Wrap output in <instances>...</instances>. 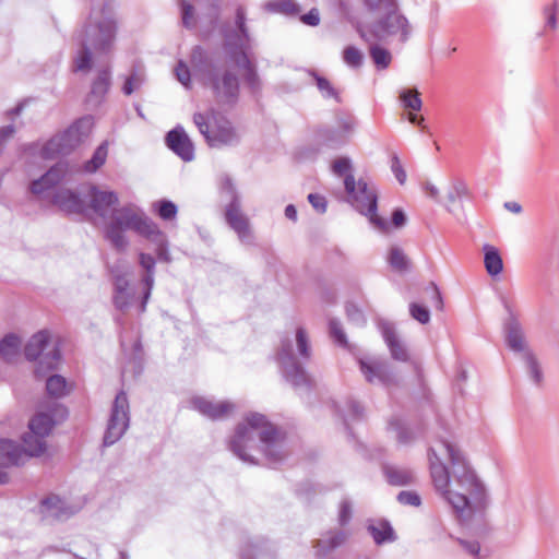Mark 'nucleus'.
Returning a JSON list of instances; mask_svg holds the SVG:
<instances>
[{"label":"nucleus","instance_id":"nucleus-15","mask_svg":"<svg viewBox=\"0 0 559 559\" xmlns=\"http://www.w3.org/2000/svg\"><path fill=\"white\" fill-rule=\"evenodd\" d=\"M69 175V164L59 162L51 166L40 178L33 180L29 183V191L35 195H40L59 183L68 181Z\"/></svg>","mask_w":559,"mask_h":559},{"label":"nucleus","instance_id":"nucleus-27","mask_svg":"<svg viewBox=\"0 0 559 559\" xmlns=\"http://www.w3.org/2000/svg\"><path fill=\"white\" fill-rule=\"evenodd\" d=\"M383 474L386 481L392 486H407L415 481L413 471L395 465H383Z\"/></svg>","mask_w":559,"mask_h":559},{"label":"nucleus","instance_id":"nucleus-48","mask_svg":"<svg viewBox=\"0 0 559 559\" xmlns=\"http://www.w3.org/2000/svg\"><path fill=\"white\" fill-rule=\"evenodd\" d=\"M267 8L272 11L294 15L298 13L299 8L293 0H281L277 2H270Z\"/></svg>","mask_w":559,"mask_h":559},{"label":"nucleus","instance_id":"nucleus-43","mask_svg":"<svg viewBox=\"0 0 559 559\" xmlns=\"http://www.w3.org/2000/svg\"><path fill=\"white\" fill-rule=\"evenodd\" d=\"M107 145L105 143L100 144L94 152L91 159H88L85 165L84 169L87 173H95L98 168H100L107 158Z\"/></svg>","mask_w":559,"mask_h":559},{"label":"nucleus","instance_id":"nucleus-52","mask_svg":"<svg viewBox=\"0 0 559 559\" xmlns=\"http://www.w3.org/2000/svg\"><path fill=\"white\" fill-rule=\"evenodd\" d=\"M142 282L145 286L143 298L140 305V312H144L146 310V305L148 302V299L151 297V293L154 285V273H145L142 277Z\"/></svg>","mask_w":559,"mask_h":559},{"label":"nucleus","instance_id":"nucleus-63","mask_svg":"<svg viewBox=\"0 0 559 559\" xmlns=\"http://www.w3.org/2000/svg\"><path fill=\"white\" fill-rule=\"evenodd\" d=\"M308 201L318 213H324L326 211V199L319 193H310Z\"/></svg>","mask_w":559,"mask_h":559},{"label":"nucleus","instance_id":"nucleus-47","mask_svg":"<svg viewBox=\"0 0 559 559\" xmlns=\"http://www.w3.org/2000/svg\"><path fill=\"white\" fill-rule=\"evenodd\" d=\"M343 59L352 68H360L364 62V55L354 46H348L343 51Z\"/></svg>","mask_w":559,"mask_h":559},{"label":"nucleus","instance_id":"nucleus-35","mask_svg":"<svg viewBox=\"0 0 559 559\" xmlns=\"http://www.w3.org/2000/svg\"><path fill=\"white\" fill-rule=\"evenodd\" d=\"M318 140L328 147H338L346 142V136L338 129L321 128L318 130Z\"/></svg>","mask_w":559,"mask_h":559},{"label":"nucleus","instance_id":"nucleus-24","mask_svg":"<svg viewBox=\"0 0 559 559\" xmlns=\"http://www.w3.org/2000/svg\"><path fill=\"white\" fill-rule=\"evenodd\" d=\"M230 57L235 63L245 70V81L247 85L252 90L257 91L260 88V78L258 75L255 66L249 59L243 48H240L238 52H230Z\"/></svg>","mask_w":559,"mask_h":559},{"label":"nucleus","instance_id":"nucleus-32","mask_svg":"<svg viewBox=\"0 0 559 559\" xmlns=\"http://www.w3.org/2000/svg\"><path fill=\"white\" fill-rule=\"evenodd\" d=\"M21 345V338L16 334H7L0 341V356L8 362L13 361L20 355Z\"/></svg>","mask_w":559,"mask_h":559},{"label":"nucleus","instance_id":"nucleus-19","mask_svg":"<svg viewBox=\"0 0 559 559\" xmlns=\"http://www.w3.org/2000/svg\"><path fill=\"white\" fill-rule=\"evenodd\" d=\"M167 146L185 162L194 158V146L182 128H175L166 134Z\"/></svg>","mask_w":559,"mask_h":559},{"label":"nucleus","instance_id":"nucleus-61","mask_svg":"<svg viewBox=\"0 0 559 559\" xmlns=\"http://www.w3.org/2000/svg\"><path fill=\"white\" fill-rule=\"evenodd\" d=\"M391 170L399 183L404 185L406 181V171L404 170L397 155H393L391 158Z\"/></svg>","mask_w":559,"mask_h":559},{"label":"nucleus","instance_id":"nucleus-8","mask_svg":"<svg viewBox=\"0 0 559 559\" xmlns=\"http://www.w3.org/2000/svg\"><path fill=\"white\" fill-rule=\"evenodd\" d=\"M385 15L377 22L368 25L366 28L359 27L358 33L366 43L372 40L384 41L388 37L400 33V40L407 41L411 35V25L408 20L401 13L397 8L384 11Z\"/></svg>","mask_w":559,"mask_h":559},{"label":"nucleus","instance_id":"nucleus-5","mask_svg":"<svg viewBox=\"0 0 559 559\" xmlns=\"http://www.w3.org/2000/svg\"><path fill=\"white\" fill-rule=\"evenodd\" d=\"M193 122L212 148L233 147L240 143L241 135L234 123L215 108L195 112Z\"/></svg>","mask_w":559,"mask_h":559},{"label":"nucleus","instance_id":"nucleus-45","mask_svg":"<svg viewBox=\"0 0 559 559\" xmlns=\"http://www.w3.org/2000/svg\"><path fill=\"white\" fill-rule=\"evenodd\" d=\"M296 344L299 356L304 360H309L311 357V346L308 335L302 328H298L296 331Z\"/></svg>","mask_w":559,"mask_h":559},{"label":"nucleus","instance_id":"nucleus-26","mask_svg":"<svg viewBox=\"0 0 559 559\" xmlns=\"http://www.w3.org/2000/svg\"><path fill=\"white\" fill-rule=\"evenodd\" d=\"M383 338L390 349L393 359L399 361H407L408 350L406 346L397 337L395 330L391 325H384L382 329Z\"/></svg>","mask_w":559,"mask_h":559},{"label":"nucleus","instance_id":"nucleus-17","mask_svg":"<svg viewBox=\"0 0 559 559\" xmlns=\"http://www.w3.org/2000/svg\"><path fill=\"white\" fill-rule=\"evenodd\" d=\"M51 203L67 214L85 215L88 211L87 203L81 195L70 189H58L51 198Z\"/></svg>","mask_w":559,"mask_h":559},{"label":"nucleus","instance_id":"nucleus-64","mask_svg":"<svg viewBox=\"0 0 559 559\" xmlns=\"http://www.w3.org/2000/svg\"><path fill=\"white\" fill-rule=\"evenodd\" d=\"M346 406L348 409V416L353 420H358L362 418L364 415V407L355 400H348L346 402Z\"/></svg>","mask_w":559,"mask_h":559},{"label":"nucleus","instance_id":"nucleus-33","mask_svg":"<svg viewBox=\"0 0 559 559\" xmlns=\"http://www.w3.org/2000/svg\"><path fill=\"white\" fill-rule=\"evenodd\" d=\"M484 263L486 271L491 276H497L502 272L503 262L498 249L490 245L484 246Z\"/></svg>","mask_w":559,"mask_h":559},{"label":"nucleus","instance_id":"nucleus-21","mask_svg":"<svg viewBox=\"0 0 559 559\" xmlns=\"http://www.w3.org/2000/svg\"><path fill=\"white\" fill-rule=\"evenodd\" d=\"M90 204H87L88 210H92L98 216L106 218L109 209L117 205L119 202V198L114 191H102L96 187H91L90 189Z\"/></svg>","mask_w":559,"mask_h":559},{"label":"nucleus","instance_id":"nucleus-11","mask_svg":"<svg viewBox=\"0 0 559 559\" xmlns=\"http://www.w3.org/2000/svg\"><path fill=\"white\" fill-rule=\"evenodd\" d=\"M130 423L129 401L127 394L120 391L114 401L107 428L103 438L104 447L116 443L127 431Z\"/></svg>","mask_w":559,"mask_h":559},{"label":"nucleus","instance_id":"nucleus-29","mask_svg":"<svg viewBox=\"0 0 559 559\" xmlns=\"http://www.w3.org/2000/svg\"><path fill=\"white\" fill-rule=\"evenodd\" d=\"M308 74L314 80L316 86L324 99H333L337 104L343 103L341 92L328 80L314 70H309Z\"/></svg>","mask_w":559,"mask_h":559},{"label":"nucleus","instance_id":"nucleus-14","mask_svg":"<svg viewBox=\"0 0 559 559\" xmlns=\"http://www.w3.org/2000/svg\"><path fill=\"white\" fill-rule=\"evenodd\" d=\"M225 219L229 227L238 235L241 242L251 243L253 236L250 229L249 219L241 211L239 197L235 193L226 206Z\"/></svg>","mask_w":559,"mask_h":559},{"label":"nucleus","instance_id":"nucleus-60","mask_svg":"<svg viewBox=\"0 0 559 559\" xmlns=\"http://www.w3.org/2000/svg\"><path fill=\"white\" fill-rule=\"evenodd\" d=\"M346 314L357 325H362L366 322L362 311L354 304L346 305Z\"/></svg>","mask_w":559,"mask_h":559},{"label":"nucleus","instance_id":"nucleus-37","mask_svg":"<svg viewBox=\"0 0 559 559\" xmlns=\"http://www.w3.org/2000/svg\"><path fill=\"white\" fill-rule=\"evenodd\" d=\"M471 195V191L467 187V183L463 179H454L451 182V186L449 188V191L447 193V203L445 206L448 211H451V205L454 204L456 201L468 198Z\"/></svg>","mask_w":559,"mask_h":559},{"label":"nucleus","instance_id":"nucleus-34","mask_svg":"<svg viewBox=\"0 0 559 559\" xmlns=\"http://www.w3.org/2000/svg\"><path fill=\"white\" fill-rule=\"evenodd\" d=\"M145 80L144 67L136 62L132 64L130 75L126 79L124 84L122 86V92L124 95H131L135 90H138Z\"/></svg>","mask_w":559,"mask_h":559},{"label":"nucleus","instance_id":"nucleus-40","mask_svg":"<svg viewBox=\"0 0 559 559\" xmlns=\"http://www.w3.org/2000/svg\"><path fill=\"white\" fill-rule=\"evenodd\" d=\"M400 99L406 109L419 111L423 107L420 93L416 88L403 90L400 94Z\"/></svg>","mask_w":559,"mask_h":559},{"label":"nucleus","instance_id":"nucleus-2","mask_svg":"<svg viewBox=\"0 0 559 559\" xmlns=\"http://www.w3.org/2000/svg\"><path fill=\"white\" fill-rule=\"evenodd\" d=\"M257 436L270 464L281 463L287 456L284 435L260 413H250L246 417V423L237 426L229 441L230 451L241 461L255 464L254 457L248 451L254 448Z\"/></svg>","mask_w":559,"mask_h":559},{"label":"nucleus","instance_id":"nucleus-58","mask_svg":"<svg viewBox=\"0 0 559 559\" xmlns=\"http://www.w3.org/2000/svg\"><path fill=\"white\" fill-rule=\"evenodd\" d=\"M353 510L352 504L347 499H344L340 503L338 523L341 526H345L352 519Z\"/></svg>","mask_w":559,"mask_h":559},{"label":"nucleus","instance_id":"nucleus-28","mask_svg":"<svg viewBox=\"0 0 559 559\" xmlns=\"http://www.w3.org/2000/svg\"><path fill=\"white\" fill-rule=\"evenodd\" d=\"M23 463V451L15 442L1 439L0 440V465H20Z\"/></svg>","mask_w":559,"mask_h":559},{"label":"nucleus","instance_id":"nucleus-38","mask_svg":"<svg viewBox=\"0 0 559 559\" xmlns=\"http://www.w3.org/2000/svg\"><path fill=\"white\" fill-rule=\"evenodd\" d=\"M53 420L50 415L46 413L36 414L29 421V431L46 437L50 433L53 427Z\"/></svg>","mask_w":559,"mask_h":559},{"label":"nucleus","instance_id":"nucleus-42","mask_svg":"<svg viewBox=\"0 0 559 559\" xmlns=\"http://www.w3.org/2000/svg\"><path fill=\"white\" fill-rule=\"evenodd\" d=\"M369 53L378 69H386L390 66L392 56L385 48L372 44L370 45Z\"/></svg>","mask_w":559,"mask_h":559},{"label":"nucleus","instance_id":"nucleus-1","mask_svg":"<svg viewBox=\"0 0 559 559\" xmlns=\"http://www.w3.org/2000/svg\"><path fill=\"white\" fill-rule=\"evenodd\" d=\"M450 460V469L441 462L436 450L428 451L430 474L436 489L452 507L461 523L483 514L487 508L486 489L467 463L463 453L451 442L441 441Z\"/></svg>","mask_w":559,"mask_h":559},{"label":"nucleus","instance_id":"nucleus-16","mask_svg":"<svg viewBox=\"0 0 559 559\" xmlns=\"http://www.w3.org/2000/svg\"><path fill=\"white\" fill-rule=\"evenodd\" d=\"M246 10L242 5L237 7L235 12V25L237 31H233L227 26H223L221 28V34L223 36L224 43L223 47L225 50L230 51L231 45L239 43V49L243 48L242 44L250 40L249 28L246 24Z\"/></svg>","mask_w":559,"mask_h":559},{"label":"nucleus","instance_id":"nucleus-53","mask_svg":"<svg viewBox=\"0 0 559 559\" xmlns=\"http://www.w3.org/2000/svg\"><path fill=\"white\" fill-rule=\"evenodd\" d=\"M409 312H411L412 318L417 320L421 324H426L430 320V312H429L428 308H426L419 304H416V302L411 304Z\"/></svg>","mask_w":559,"mask_h":559},{"label":"nucleus","instance_id":"nucleus-57","mask_svg":"<svg viewBox=\"0 0 559 559\" xmlns=\"http://www.w3.org/2000/svg\"><path fill=\"white\" fill-rule=\"evenodd\" d=\"M333 173L337 176H347L350 175L352 170L350 159L347 157H340L334 160L332 165Z\"/></svg>","mask_w":559,"mask_h":559},{"label":"nucleus","instance_id":"nucleus-6","mask_svg":"<svg viewBox=\"0 0 559 559\" xmlns=\"http://www.w3.org/2000/svg\"><path fill=\"white\" fill-rule=\"evenodd\" d=\"M345 190L349 197L352 205L362 215L367 216L370 223L379 230L385 231L389 228L388 222L377 214L378 194L374 187L369 186L364 180H356L353 175H347L344 179Z\"/></svg>","mask_w":559,"mask_h":559},{"label":"nucleus","instance_id":"nucleus-50","mask_svg":"<svg viewBox=\"0 0 559 559\" xmlns=\"http://www.w3.org/2000/svg\"><path fill=\"white\" fill-rule=\"evenodd\" d=\"M180 5H181L182 25L188 29L194 28L195 20H194L193 5L190 4L189 2H187L186 0H182Z\"/></svg>","mask_w":559,"mask_h":559},{"label":"nucleus","instance_id":"nucleus-25","mask_svg":"<svg viewBox=\"0 0 559 559\" xmlns=\"http://www.w3.org/2000/svg\"><path fill=\"white\" fill-rule=\"evenodd\" d=\"M506 341L508 346L514 352H521L522 355L528 352L525 348L524 335L519 321L511 314L506 323Z\"/></svg>","mask_w":559,"mask_h":559},{"label":"nucleus","instance_id":"nucleus-62","mask_svg":"<svg viewBox=\"0 0 559 559\" xmlns=\"http://www.w3.org/2000/svg\"><path fill=\"white\" fill-rule=\"evenodd\" d=\"M455 540L469 555H472V556H474V557H476L478 559L480 558L479 557L480 545H479L478 542H476V540H466V539H462V538H455Z\"/></svg>","mask_w":559,"mask_h":559},{"label":"nucleus","instance_id":"nucleus-39","mask_svg":"<svg viewBox=\"0 0 559 559\" xmlns=\"http://www.w3.org/2000/svg\"><path fill=\"white\" fill-rule=\"evenodd\" d=\"M46 391L48 395L60 399L68 393L67 381L60 374H52L46 381Z\"/></svg>","mask_w":559,"mask_h":559},{"label":"nucleus","instance_id":"nucleus-3","mask_svg":"<svg viewBox=\"0 0 559 559\" xmlns=\"http://www.w3.org/2000/svg\"><path fill=\"white\" fill-rule=\"evenodd\" d=\"M190 63L205 88L212 92L219 106L233 107L239 99L240 83L235 70L218 52H209L195 45L191 49Z\"/></svg>","mask_w":559,"mask_h":559},{"label":"nucleus","instance_id":"nucleus-36","mask_svg":"<svg viewBox=\"0 0 559 559\" xmlns=\"http://www.w3.org/2000/svg\"><path fill=\"white\" fill-rule=\"evenodd\" d=\"M368 532L377 545H381L386 542H393L395 539L394 531L390 523L386 521H381L378 525H368Z\"/></svg>","mask_w":559,"mask_h":559},{"label":"nucleus","instance_id":"nucleus-55","mask_svg":"<svg viewBox=\"0 0 559 559\" xmlns=\"http://www.w3.org/2000/svg\"><path fill=\"white\" fill-rule=\"evenodd\" d=\"M158 215L166 221L173 219L177 214V206L171 201H160L158 204Z\"/></svg>","mask_w":559,"mask_h":559},{"label":"nucleus","instance_id":"nucleus-10","mask_svg":"<svg viewBox=\"0 0 559 559\" xmlns=\"http://www.w3.org/2000/svg\"><path fill=\"white\" fill-rule=\"evenodd\" d=\"M278 362L283 376L294 385L295 388H310L311 379L307 374L306 370L301 367V365L296 359L293 353V345L290 340L285 338L281 342V346L276 353L275 357Z\"/></svg>","mask_w":559,"mask_h":559},{"label":"nucleus","instance_id":"nucleus-56","mask_svg":"<svg viewBox=\"0 0 559 559\" xmlns=\"http://www.w3.org/2000/svg\"><path fill=\"white\" fill-rule=\"evenodd\" d=\"M397 501L404 506L419 507L421 499L415 491L403 490L397 495Z\"/></svg>","mask_w":559,"mask_h":559},{"label":"nucleus","instance_id":"nucleus-44","mask_svg":"<svg viewBox=\"0 0 559 559\" xmlns=\"http://www.w3.org/2000/svg\"><path fill=\"white\" fill-rule=\"evenodd\" d=\"M389 263L394 270L399 272H405L409 269V260L403 250L399 247L391 248L389 254Z\"/></svg>","mask_w":559,"mask_h":559},{"label":"nucleus","instance_id":"nucleus-46","mask_svg":"<svg viewBox=\"0 0 559 559\" xmlns=\"http://www.w3.org/2000/svg\"><path fill=\"white\" fill-rule=\"evenodd\" d=\"M133 297L134 294L130 289L116 290L114 292L112 302L118 310L126 311L130 307Z\"/></svg>","mask_w":559,"mask_h":559},{"label":"nucleus","instance_id":"nucleus-51","mask_svg":"<svg viewBox=\"0 0 559 559\" xmlns=\"http://www.w3.org/2000/svg\"><path fill=\"white\" fill-rule=\"evenodd\" d=\"M176 79L187 88L191 86V73L183 60H179L175 68Z\"/></svg>","mask_w":559,"mask_h":559},{"label":"nucleus","instance_id":"nucleus-49","mask_svg":"<svg viewBox=\"0 0 559 559\" xmlns=\"http://www.w3.org/2000/svg\"><path fill=\"white\" fill-rule=\"evenodd\" d=\"M329 326L330 335L338 345L345 347L347 345V338L345 332L343 331L341 322L336 319H331L329 322Z\"/></svg>","mask_w":559,"mask_h":559},{"label":"nucleus","instance_id":"nucleus-30","mask_svg":"<svg viewBox=\"0 0 559 559\" xmlns=\"http://www.w3.org/2000/svg\"><path fill=\"white\" fill-rule=\"evenodd\" d=\"M272 559V550L267 547L265 539L249 542L241 550V559Z\"/></svg>","mask_w":559,"mask_h":559},{"label":"nucleus","instance_id":"nucleus-41","mask_svg":"<svg viewBox=\"0 0 559 559\" xmlns=\"http://www.w3.org/2000/svg\"><path fill=\"white\" fill-rule=\"evenodd\" d=\"M522 358L525 362L531 379L534 381V383L540 384L543 381V371L535 355L532 352H525L522 355Z\"/></svg>","mask_w":559,"mask_h":559},{"label":"nucleus","instance_id":"nucleus-54","mask_svg":"<svg viewBox=\"0 0 559 559\" xmlns=\"http://www.w3.org/2000/svg\"><path fill=\"white\" fill-rule=\"evenodd\" d=\"M370 11H386L396 9V0H364Z\"/></svg>","mask_w":559,"mask_h":559},{"label":"nucleus","instance_id":"nucleus-22","mask_svg":"<svg viewBox=\"0 0 559 559\" xmlns=\"http://www.w3.org/2000/svg\"><path fill=\"white\" fill-rule=\"evenodd\" d=\"M347 539V533L343 530H330L314 542L316 556L324 559L330 552L341 547Z\"/></svg>","mask_w":559,"mask_h":559},{"label":"nucleus","instance_id":"nucleus-12","mask_svg":"<svg viewBox=\"0 0 559 559\" xmlns=\"http://www.w3.org/2000/svg\"><path fill=\"white\" fill-rule=\"evenodd\" d=\"M359 368L365 379L369 383L379 382L385 388L399 384V379L391 365L383 359L358 360Z\"/></svg>","mask_w":559,"mask_h":559},{"label":"nucleus","instance_id":"nucleus-7","mask_svg":"<svg viewBox=\"0 0 559 559\" xmlns=\"http://www.w3.org/2000/svg\"><path fill=\"white\" fill-rule=\"evenodd\" d=\"M94 119L92 116H84L72 123L64 132L50 139L41 148V156L46 159L56 155H68L92 132Z\"/></svg>","mask_w":559,"mask_h":559},{"label":"nucleus","instance_id":"nucleus-23","mask_svg":"<svg viewBox=\"0 0 559 559\" xmlns=\"http://www.w3.org/2000/svg\"><path fill=\"white\" fill-rule=\"evenodd\" d=\"M109 26L112 28V36L110 37V40L108 43V51H109L112 47V44H114V40L116 37V32H117L116 22L111 17H104L102 20H97V19H93L91 16L88 22L84 26V28L79 34V41L87 40L90 33H93L92 37L100 39L103 37L102 36L103 34L100 33L99 29L105 28V27L107 28Z\"/></svg>","mask_w":559,"mask_h":559},{"label":"nucleus","instance_id":"nucleus-20","mask_svg":"<svg viewBox=\"0 0 559 559\" xmlns=\"http://www.w3.org/2000/svg\"><path fill=\"white\" fill-rule=\"evenodd\" d=\"M111 86V71L109 68H104L98 71L97 76L92 83L91 92L86 96V105L90 108L98 107L105 99Z\"/></svg>","mask_w":559,"mask_h":559},{"label":"nucleus","instance_id":"nucleus-9","mask_svg":"<svg viewBox=\"0 0 559 559\" xmlns=\"http://www.w3.org/2000/svg\"><path fill=\"white\" fill-rule=\"evenodd\" d=\"M49 345L50 335L48 331L43 330L34 334L24 347L27 360L33 361L40 358L35 369L37 378L45 377L48 371L55 370L60 360V350L57 346H53L48 353H44Z\"/></svg>","mask_w":559,"mask_h":559},{"label":"nucleus","instance_id":"nucleus-13","mask_svg":"<svg viewBox=\"0 0 559 559\" xmlns=\"http://www.w3.org/2000/svg\"><path fill=\"white\" fill-rule=\"evenodd\" d=\"M103 34L100 39L92 37L90 33L87 40L79 41L81 49L78 57L74 59L76 71H88L92 67V50L96 52H108V43L112 36V28L105 27L99 29Z\"/></svg>","mask_w":559,"mask_h":559},{"label":"nucleus","instance_id":"nucleus-31","mask_svg":"<svg viewBox=\"0 0 559 559\" xmlns=\"http://www.w3.org/2000/svg\"><path fill=\"white\" fill-rule=\"evenodd\" d=\"M23 460L26 456H38L45 452V437L36 435L32 431L23 436Z\"/></svg>","mask_w":559,"mask_h":559},{"label":"nucleus","instance_id":"nucleus-4","mask_svg":"<svg viewBox=\"0 0 559 559\" xmlns=\"http://www.w3.org/2000/svg\"><path fill=\"white\" fill-rule=\"evenodd\" d=\"M110 218L106 226V238L118 250H124L128 246V240L123 235L124 230H133L154 241L157 237L163 236L157 225L144 214L139 213L132 205L114 207Z\"/></svg>","mask_w":559,"mask_h":559},{"label":"nucleus","instance_id":"nucleus-59","mask_svg":"<svg viewBox=\"0 0 559 559\" xmlns=\"http://www.w3.org/2000/svg\"><path fill=\"white\" fill-rule=\"evenodd\" d=\"M61 503L62 501L57 496L47 497L41 501V506L46 508L48 511L56 510V512H53V515L58 519L62 516V510L60 507Z\"/></svg>","mask_w":559,"mask_h":559},{"label":"nucleus","instance_id":"nucleus-18","mask_svg":"<svg viewBox=\"0 0 559 559\" xmlns=\"http://www.w3.org/2000/svg\"><path fill=\"white\" fill-rule=\"evenodd\" d=\"M191 405L203 416L212 419H224L228 417L235 409V404L228 401L213 402L203 396H194L191 399Z\"/></svg>","mask_w":559,"mask_h":559}]
</instances>
